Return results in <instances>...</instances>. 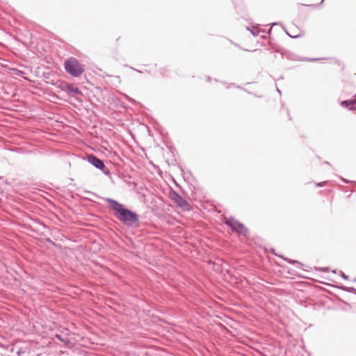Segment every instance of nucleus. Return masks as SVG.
Masks as SVG:
<instances>
[{
    "instance_id": "nucleus-1",
    "label": "nucleus",
    "mask_w": 356,
    "mask_h": 356,
    "mask_svg": "<svg viewBox=\"0 0 356 356\" xmlns=\"http://www.w3.org/2000/svg\"><path fill=\"white\" fill-rule=\"evenodd\" d=\"M106 201L114 211V216L120 221L128 226H132L138 222V216L136 213L124 208L122 204L113 199L108 198Z\"/></svg>"
},
{
    "instance_id": "nucleus-2",
    "label": "nucleus",
    "mask_w": 356,
    "mask_h": 356,
    "mask_svg": "<svg viewBox=\"0 0 356 356\" xmlns=\"http://www.w3.org/2000/svg\"><path fill=\"white\" fill-rule=\"evenodd\" d=\"M65 71L74 77H79L84 72V66L75 58L70 57L64 62Z\"/></svg>"
},
{
    "instance_id": "nucleus-3",
    "label": "nucleus",
    "mask_w": 356,
    "mask_h": 356,
    "mask_svg": "<svg viewBox=\"0 0 356 356\" xmlns=\"http://www.w3.org/2000/svg\"><path fill=\"white\" fill-rule=\"evenodd\" d=\"M170 199L182 210L188 211L191 209L189 203L175 191L170 193Z\"/></svg>"
},
{
    "instance_id": "nucleus-4",
    "label": "nucleus",
    "mask_w": 356,
    "mask_h": 356,
    "mask_svg": "<svg viewBox=\"0 0 356 356\" xmlns=\"http://www.w3.org/2000/svg\"><path fill=\"white\" fill-rule=\"evenodd\" d=\"M225 223L229 226L234 231L243 236H246L248 234V229L241 222L230 219L225 221Z\"/></svg>"
},
{
    "instance_id": "nucleus-5",
    "label": "nucleus",
    "mask_w": 356,
    "mask_h": 356,
    "mask_svg": "<svg viewBox=\"0 0 356 356\" xmlns=\"http://www.w3.org/2000/svg\"><path fill=\"white\" fill-rule=\"evenodd\" d=\"M225 223L229 226L234 231L243 236H246L248 234V229L241 222L230 219L225 221Z\"/></svg>"
},
{
    "instance_id": "nucleus-6",
    "label": "nucleus",
    "mask_w": 356,
    "mask_h": 356,
    "mask_svg": "<svg viewBox=\"0 0 356 356\" xmlns=\"http://www.w3.org/2000/svg\"><path fill=\"white\" fill-rule=\"evenodd\" d=\"M88 161L99 170H102L105 167L104 162L94 155H89Z\"/></svg>"
},
{
    "instance_id": "nucleus-7",
    "label": "nucleus",
    "mask_w": 356,
    "mask_h": 356,
    "mask_svg": "<svg viewBox=\"0 0 356 356\" xmlns=\"http://www.w3.org/2000/svg\"><path fill=\"white\" fill-rule=\"evenodd\" d=\"M61 88L63 90L67 91L74 95H80L81 93L78 88L74 87L72 84L70 83H63Z\"/></svg>"
},
{
    "instance_id": "nucleus-8",
    "label": "nucleus",
    "mask_w": 356,
    "mask_h": 356,
    "mask_svg": "<svg viewBox=\"0 0 356 356\" xmlns=\"http://www.w3.org/2000/svg\"><path fill=\"white\" fill-rule=\"evenodd\" d=\"M27 350L28 348L26 346H19V344L15 343L13 345L11 351L17 355V356H21L22 354L25 353Z\"/></svg>"
},
{
    "instance_id": "nucleus-9",
    "label": "nucleus",
    "mask_w": 356,
    "mask_h": 356,
    "mask_svg": "<svg viewBox=\"0 0 356 356\" xmlns=\"http://www.w3.org/2000/svg\"><path fill=\"white\" fill-rule=\"evenodd\" d=\"M356 104V99H351V100H348V101H343L341 102V105L342 106H350V105H354Z\"/></svg>"
},
{
    "instance_id": "nucleus-10",
    "label": "nucleus",
    "mask_w": 356,
    "mask_h": 356,
    "mask_svg": "<svg viewBox=\"0 0 356 356\" xmlns=\"http://www.w3.org/2000/svg\"><path fill=\"white\" fill-rule=\"evenodd\" d=\"M56 337L59 339L62 342L67 343L69 342V339L67 337H63L60 334H56Z\"/></svg>"
},
{
    "instance_id": "nucleus-11",
    "label": "nucleus",
    "mask_w": 356,
    "mask_h": 356,
    "mask_svg": "<svg viewBox=\"0 0 356 356\" xmlns=\"http://www.w3.org/2000/svg\"><path fill=\"white\" fill-rule=\"evenodd\" d=\"M322 60V58L312 59L311 60Z\"/></svg>"
},
{
    "instance_id": "nucleus-12",
    "label": "nucleus",
    "mask_w": 356,
    "mask_h": 356,
    "mask_svg": "<svg viewBox=\"0 0 356 356\" xmlns=\"http://www.w3.org/2000/svg\"><path fill=\"white\" fill-rule=\"evenodd\" d=\"M355 99H356V94H355Z\"/></svg>"
}]
</instances>
